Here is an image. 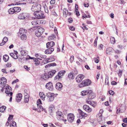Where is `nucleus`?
I'll return each mask as SVG.
<instances>
[{"mask_svg": "<svg viewBox=\"0 0 127 127\" xmlns=\"http://www.w3.org/2000/svg\"><path fill=\"white\" fill-rule=\"evenodd\" d=\"M56 116L58 119L59 120H61L64 122H66L67 120L64 118L62 113L61 111H58L56 112Z\"/></svg>", "mask_w": 127, "mask_h": 127, "instance_id": "20e7f679", "label": "nucleus"}, {"mask_svg": "<svg viewBox=\"0 0 127 127\" xmlns=\"http://www.w3.org/2000/svg\"><path fill=\"white\" fill-rule=\"evenodd\" d=\"M6 108V106H2L0 107V112H3Z\"/></svg>", "mask_w": 127, "mask_h": 127, "instance_id": "72a5a7b5", "label": "nucleus"}, {"mask_svg": "<svg viewBox=\"0 0 127 127\" xmlns=\"http://www.w3.org/2000/svg\"><path fill=\"white\" fill-rule=\"evenodd\" d=\"M29 16L28 14L26 13H22L19 14L18 17L20 19H24L27 17Z\"/></svg>", "mask_w": 127, "mask_h": 127, "instance_id": "f8f14e48", "label": "nucleus"}, {"mask_svg": "<svg viewBox=\"0 0 127 127\" xmlns=\"http://www.w3.org/2000/svg\"><path fill=\"white\" fill-rule=\"evenodd\" d=\"M19 80L18 79H16L15 80L13 81L12 82V84H13L15 83H16V82H18L19 81Z\"/></svg>", "mask_w": 127, "mask_h": 127, "instance_id": "0e129e2a", "label": "nucleus"}, {"mask_svg": "<svg viewBox=\"0 0 127 127\" xmlns=\"http://www.w3.org/2000/svg\"><path fill=\"white\" fill-rule=\"evenodd\" d=\"M123 121L124 123H127V118L124 119Z\"/></svg>", "mask_w": 127, "mask_h": 127, "instance_id": "69168bd1", "label": "nucleus"}, {"mask_svg": "<svg viewBox=\"0 0 127 127\" xmlns=\"http://www.w3.org/2000/svg\"><path fill=\"white\" fill-rule=\"evenodd\" d=\"M6 79L4 77H2L1 79H0V84H1L3 83L4 84H5L6 83Z\"/></svg>", "mask_w": 127, "mask_h": 127, "instance_id": "a878e982", "label": "nucleus"}, {"mask_svg": "<svg viewBox=\"0 0 127 127\" xmlns=\"http://www.w3.org/2000/svg\"><path fill=\"white\" fill-rule=\"evenodd\" d=\"M90 105L93 107H95L96 106V104L95 102L92 101Z\"/></svg>", "mask_w": 127, "mask_h": 127, "instance_id": "79ce46f5", "label": "nucleus"}, {"mask_svg": "<svg viewBox=\"0 0 127 127\" xmlns=\"http://www.w3.org/2000/svg\"><path fill=\"white\" fill-rule=\"evenodd\" d=\"M47 60L49 62L55 61V59L53 57H50L49 58H47Z\"/></svg>", "mask_w": 127, "mask_h": 127, "instance_id": "e433bc0d", "label": "nucleus"}, {"mask_svg": "<svg viewBox=\"0 0 127 127\" xmlns=\"http://www.w3.org/2000/svg\"><path fill=\"white\" fill-rule=\"evenodd\" d=\"M8 40V38L6 37H4L2 41L5 42V43Z\"/></svg>", "mask_w": 127, "mask_h": 127, "instance_id": "09e8293b", "label": "nucleus"}, {"mask_svg": "<svg viewBox=\"0 0 127 127\" xmlns=\"http://www.w3.org/2000/svg\"><path fill=\"white\" fill-rule=\"evenodd\" d=\"M24 68L27 70H29L30 69V67H28L27 66L25 65L24 66Z\"/></svg>", "mask_w": 127, "mask_h": 127, "instance_id": "6e6d98bb", "label": "nucleus"}, {"mask_svg": "<svg viewBox=\"0 0 127 127\" xmlns=\"http://www.w3.org/2000/svg\"><path fill=\"white\" fill-rule=\"evenodd\" d=\"M21 39L23 40H25L27 38V36L25 34H23L21 37Z\"/></svg>", "mask_w": 127, "mask_h": 127, "instance_id": "f704fd0d", "label": "nucleus"}, {"mask_svg": "<svg viewBox=\"0 0 127 127\" xmlns=\"http://www.w3.org/2000/svg\"><path fill=\"white\" fill-rule=\"evenodd\" d=\"M109 93L110 95H112L114 94V92L111 90H110L109 91Z\"/></svg>", "mask_w": 127, "mask_h": 127, "instance_id": "603ef678", "label": "nucleus"}, {"mask_svg": "<svg viewBox=\"0 0 127 127\" xmlns=\"http://www.w3.org/2000/svg\"><path fill=\"white\" fill-rule=\"evenodd\" d=\"M42 103L41 100L40 99H38L37 101V105H40Z\"/></svg>", "mask_w": 127, "mask_h": 127, "instance_id": "3c124183", "label": "nucleus"}, {"mask_svg": "<svg viewBox=\"0 0 127 127\" xmlns=\"http://www.w3.org/2000/svg\"><path fill=\"white\" fill-rule=\"evenodd\" d=\"M13 116V115H9L8 119V121H9V120L10 119H12Z\"/></svg>", "mask_w": 127, "mask_h": 127, "instance_id": "4d7b16f0", "label": "nucleus"}, {"mask_svg": "<svg viewBox=\"0 0 127 127\" xmlns=\"http://www.w3.org/2000/svg\"><path fill=\"white\" fill-rule=\"evenodd\" d=\"M28 95H26L24 97V101L25 102L28 103L29 101Z\"/></svg>", "mask_w": 127, "mask_h": 127, "instance_id": "473e14b6", "label": "nucleus"}, {"mask_svg": "<svg viewBox=\"0 0 127 127\" xmlns=\"http://www.w3.org/2000/svg\"><path fill=\"white\" fill-rule=\"evenodd\" d=\"M35 56L37 58V59L40 60H42V59H45L46 56L45 55H43L39 53L35 54Z\"/></svg>", "mask_w": 127, "mask_h": 127, "instance_id": "2eb2a0df", "label": "nucleus"}, {"mask_svg": "<svg viewBox=\"0 0 127 127\" xmlns=\"http://www.w3.org/2000/svg\"><path fill=\"white\" fill-rule=\"evenodd\" d=\"M10 55L13 58L15 59H16L18 58L17 55L16 54H14L13 53H11Z\"/></svg>", "mask_w": 127, "mask_h": 127, "instance_id": "c756f323", "label": "nucleus"}, {"mask_svg": "<svg viewBox=\"0 0 127 127\" xmlns=\"http://www.w3.org/2000/svg\"><path fill=\"white\" fill-rule=\"evenodd\" d=\"M6 66L7 67H10L11 66V64L10 63H7L6 64Z\"/></svg>", "mask_w": 127, "mask_h": 127, "instance_id": "5fc2aeb1", "label": "nucleus"}, {"mask_svg": "<svg viewBox=\"0 0 127 127\" xmlns=\"http://www.w3.org/2000/svg\"><path fill=\"white\" fill-rule=\"evenodd\" d=\"M78 111L80 114L83 117H86L87 115V114L83 112L80 109H78Z\"/></svg>", "mask_w": 127, "mask_h": 127, "instance_id": "412c9836", "label": "nucleus"}, {"mask_svg": "<svg viewBox=\"0 0 127 127\" xmlns=\"http://www.w3.org/2000/svg\"><path fill=\"white\" fill-rule=\"evenodd\" d=\"M9 57L7 55H5L3 56V59L4 61L5 62H7L9 59Z\"/></svg>", "mask_w": 127, "mask_h": 127, "instance_id": "2f4dec72", "label": "nucleus"}, {"mask_svg": "<svg viewBox=\"0 0 127 127\" xmlns=\"http://www.w3.org/2000/svg\"><path fill=\"white\" fill-rule=\"evenodd\" d=\"M122 71L120 69H119V72L118 73V75L119 77H121L122 76Z\"/></svg>", "mask_w": 127, "mask_h": 127, "instance_id": "37998d69", "label": "nucleus"}, {"mask_svg": "<svg viewBox=\"0 0 127 127\" xmlns=\"http://www.w3.org/2000/svg\"><path fill=\"white\" fill-rule=\"evenodd\" d=\"M74 60V57L73 56H71L70 58V62L71 63H72V62Z\"/></svg>", "mask_w": 127, "mask_h": 127, "instance_id": "8fccbe9b", "label": "nucleus"}, {"mask_svg": "<svg viewBox=\"0 0 127 127\" xmlns=\"http://www.w3.org/2000/svg\"><path fill=\"white\" fill-rule=\"evenodd\" d=\"M69 29L71 31H74L75 30V28L73 26H70L69 28Z\"/></svg>", "mask_w": 127, "mask_h": 127, "instance_id": "e2e57ef3", "label": "nucleus"}, {"mask_svg": "<svg viewBox=\"0 0 127 127\" xmlns=\"http://www.w3.org/2000/svg\"><path fill=\"white\" fill-rule=\"evenodd\" d=\"M111 84L113 85H115L117 83L116 81H113L111 82Z\"/></svg>", "mask_w": 127, "mask_h": 127, "instance_id": "052dcab7", "label": "nucleus"}, {"mask_svg": "<svg viewBox=\"0 0 127 127\" xmlns=\"http://www.w3.org/2000/svg\"><path fill=\"white\" fill-rule=\"evenodd\" d=\"M113 50L112 48L110 47L107 48L106 50V53L107 54H110L112 52Z\"/></svg>", "mask_w": 127, "mask_h": 127, "instance_id": "aec40b11", "label": "nucleus"}, {"mask_svg": "<svg viewBox=\"0 0 127 127\" xmlns=\"http://www.w3.org/2000/svg\"><path fill=\"white\" fill-rule=\"evenodd\" d=\"M124 84L125 85H127V79H125Z\"/></svg>", "mask_w": 127, "mask_h": 127, "instance_id": "774afa93", "label": "nucleus"}, {"mask_svg": "<svg viewBox=\"0 0 127 127\" xmlns=\"http://www.w3.org/2000/svg\"><path fill=\"white\" fill-rule=\"evenodd\" d=\"M22 97V94L21 93L18 94L16 96V100L18 102L20 101Z\"/></svg>", "mask_w": 127, "mask_h": 127, "instance_id": "f3484780", "label": "nucleus"}, {"mask_svg": "<svg viewBox=\"0 0 127 127\" xmlns=\"http://www.w3.org/2000/svg\"><path fill=\"white\" fill-rule=\"evenodd\" d=\"M55 45L54 42L52 41L48 42L46 43V47L47 48H50L53 47Z\"/></svg>", "mask_w": 127, "mask_h": 127, "instance_id": "a211bd4d", "label": "nucleus"}, {"mask_svg": "<svg viewBox=\"0 0 127 127\" xmlns=\"http://www.w3.org/2000/svg\"><path fill=\"white\" fill-rule=\"evenodd\" d=\"M68 22L70 23H71L73 21V20L72 18H69L68 20Z\"/></svg>", "mask_w": 127, "mask_h": 127, "instance_id": "680f3d73", "label": "nucleus"}, {"mask_svg": "<svg viewBox=\"0 0 127 127\" xmlns=\"http://www.w3.org/2000/svg\"><path fill=\"white\" fill-rule=\"evenodd\" d=\"M81 95L83 96L87 95L89 99H93L95 97V95L92 93V91L91 90L83 91L81 92Z\"/></svg>", "mask_w": 127, "mask_h": 127, "instance_id": "f257e3e1", "label": "nucleus"}, {"mask_svg": "<svg viewBox=\"0 0 127 127\" xmlns=\"http://www.w3.org/2000/svg\"><path fill=\"white\" fill-rule=\"evenodd\" d=\"M74 73H70L68 74V77L70 78L73 79L74 76Z\"/></svg>", "mask_w": 127, "mask_h": 127, "instance_id": "c9c22d12", "label": "nucleus"}, {"mask_svg": "<svg viewBox=\"0 0 127 127\" xmlns=\"http://www.w3.org/2000/svg\"><path fill=\"white\" fill-rule=\"evenodd\" d=\"M41 5L38 3H35L33 4L31 9L34 12L40 11L41 10Z\"/></svg>", "mask_w": 127, "mask_h": 127, "instance_id": "7ed1b4c3", "label": "nucleus"}, {"mask_svg": "<svg viewBox=\"0 0 127 127\" xmlns=\"http://www.w3.org/2000/svg\"><path fill=\"white\" fill-rule=\"evenodd\" d=\"M49 26L50 27L53 28L54 27V25L53 22L51 21H49Z\"/></svg>", "mask_w": 127, "mask_h": 127, "instance_id": "a18cd8bd", "label": "nucleus"}, {"mask_svg": "<svg viewBox=\"0 0 127 127\" xmlns=\"http://www.w3.org/2000/svg\"><path fill=\"white\" fill-rule=\"evenodd\" d=\"M9 95H10L9 96L10 97V99L9 100V101L10 102H11L12 99V96L13 95V93L12 92H11L10 93Z\"/></svg>", "mask_w": 127, "mask_h": 127, "instance_id": "49530a36", "label": "nucleus"}, {"mask_svg": "<svg viewBox=\"0 0 127 127\" xmlns=\"http://www.w3.org/2000/svg\"><path fill=\"white\" fill-rule=\"evenodd\" d=\"M83 108L84 110L89 113L91 112L92 110V109L88 105H84Z\"/></svg>", "mask_w": 127, "mask_h": 127, "instance_id": "dca6fc26", "label": "nucleus"}, {"mask_svg": "<svg viewBox=\"0 0 127 127\" xmlns=\"http://www.w3.org/2000/svg\"><path fill=\"white\" fill-rule=\"evenodd\" d=\"M39 95L43 100H45V95L43 93L40 92L39 93Z\"/></svg>", "mask_w": 127, "mask_h": 127, "instance_id": "cd10ccee", "label": "nucleus"}, {"mask_svg": "<svg viewBox=\"0 0 127 127\" xmlns=\"http://www.w3.org/2000/svg\"><path fill=\"white\" fill-rule=\"evenodd\" d=\"M34 14L36 17V18L38 19H42L45 17L43 12L41 11V10L40 11L34 12Z\"/></svg>", "mask_w": 127, "mask_h": 127, "instance_id": "0eeeda50", "label": "nucleus"}, {"mask_svg": "<svg viewBox=\"0 0 127 127\" xmlns=\"http://www.w3.org/2000/svg\"><path fill=\"white\" fill-rule=\"evenodd\" d=\"M48 62L47 60V59H45L44 60H43L42 62V63L43 64H45L48 63Z\"/></svg>", "mask_w": 127, "mask_h": 127, "instance_id": "de8ad7c7", "label": "nucleus"}, {"mask_svg": "<svg viewBox=\"0 0 127 127\" xmlns=\"http://www.w3.org/2000/svg\"><path fill=\"white\" fill-rule=\"evenodd\" d=\"M62 84L60 82L57 83L56 85V88L58 90H61L62 89Z\"/></svg>", "mask_w": 127, "mask_h": 127, "instance_id": "6ab92c4d", "label": "nucleus"}, {"mask_svg": "<svg viewBox=\"0 0 127 127\" xmlns=\"http://www.w3.org/2000/svg\"><path fill=\"white\" fill-rule=\"evenodd\" d=\"M124 107V110H120V109H119H119H118L117 111V112H116L117 113V114H118L120 112L123 113V112H124L125 111L126 109H125V107Z\"/></svg>", "mask_w": 127, "mask_h": 127, "instance_id": "4c0bfd02", "label": "nucleus"}, {"mask_svg": "<svg viewBox=\"0 0 127 127\" xmlns=\"http://www.w3.org/2000/svg\"><path fill=\"white\" fill-rule=\"evenodd\" d=\"M4 89L5 90V93L7 94V95L9 96L10 93L11 92H10L12 89L8 85H5L2 88L1 90V91L2 92Z\"/></svg>", "mask_w": 127, "mask_h": 127, "instance_id": "39448f33", "label": "nucleus"}, {"mask_svg": "<svg viewBox=\"0 0 127 127\" xmlns=\"http://www.w3.org/2000/svg\"><path fill=\"white\" fill-rule=\"evenodd\" d=\"M55 0H51L50 1V3L51 4H54L55 3Z\"/></svg>", "mask_w": 127, "mask_h": 127, "instance_id": "bf43d9fd", "label": "nucleus"}, {"mask_svg": "<svg viewBox=\"0 0 127 127\" xmlns=\"http://www.w3.org/2000/svg\"><path fill=\"white\" fill-rule=\"evenodd\" d=\"M49 66H56V64L55 63H52L49 64Z\"/></svg>", "mask_w": 127, "mask_h": 127, "instance_id": "864d4df0", "label": "nucleus"}, {"mask_svg": "<svg viewBox=\"0 0 127 127\" xmlns=\"http://www.w3.org/2000/svg\"><path fill=\"white\" fill-rule=\"evenodd\" d=\"M10 125H12V126H13L14 127H16V124L15 122L13 121L11 122Z\"/></svg>", "mask_w": 127, "mask_h": 127, "instance_id": "a19ab883", "label": "nucleus"}, {"mask_svg": "<svg viewBox=\"0 0 127 127\" xmlns=\"http://www.w3.org/2000/svg\"><path fill=\"white\" fill-rule=\"evenodd\" d=\"M91 83V81L89 80H84L79 85L80 87H82L86 86L89 85Z\"/></svg>", "mask_w": 127, "mask_h": 127, "instance_id": "1a4fd4ad", "label": "nucleus"}, {"mask_svg": "<svg viewBox=\"0 0 127 127\" xmlns=\"http://www.w3.org/2000/svg\"><path fill=\"white\" fill-rule=\"evenodd\" d=\"M38 107V108H39L41 109H43V108L41 104L37 105Z\"/></svg>", "mask_w": 127, "mask_h": 127, "instance_id": "13d9d810", "label": "nucleus"}, {"mask_svg": "<svg viewBox=\"0 0 127 127\" xmlns=\"http://www.w3.org/2000/svg\"><path fill=\"white\" fill-rule=\"evenodd\" d=\"M56 72V71L55 70H53L49 72L48 74L49 76V78L52 77Z\"/></svg>", "mask_w": 127, "mask_h": 127, "instance_id": "4be33fe9", "label": "nucleus"}, {"mask_svg": "<svg viewBox=\"0 0 127 127\" xmlns=\"http://www.w3.org/2000/svg\"><path fill=\"white\" fill-rule=\"evenodd\" d=\"M102 117H97V120L98 122H99V123L102 124V123H103L104 122V121L103 120H102Z\"/></svg>", "mask_w": 127, "mask_h": 127, "instance_id": "7c9ffc66", "label": "nucleus"}, {"mask_svg": "<svg viewBox=\"0 0 127 127\" xmlns=\"http://www.w3.org/2000/svg\"><path fill=\"white\" fill-rule=\"evenodd\" d=\"M84 77V76L82 74L79 75L76 77V80L77 82L79 83L81 81Z\"/></svg>", "mask_w": 127, "mask_h": 127, "instance_id": "4468645a", "label": "nucleus"}, {"mask_svg": "<svg viewBox=\"0 0 127 127\" xmlns=\"http://www.w3.org/2000/svg\"><path fill=\"white\" fill-rule=\"evenodd\" d=\"M46 88L48 90L52 91L53 88L52 83L51 82L47 83L45 86Z\"/></svg>", "mask_w": 127, "mask_h": 127, "instance_id": "ddd939ff", "label": "nucleus"}, {"mask_svg": "<svg viewBox=\"0 0 127 127\" xmlns=\"http://www.w3.org/2000/svg\"><path fill=\"white\" fill-rule=\"evenodd\" d=\"M110 39L111 42L112 43L114 44L115 43V39L114 37H111Z\"/></svg>", "mask_w": 127, "mask_h": 127, "instance_id": "ea45409f", "label": "nucleus"}, {"mask_svg": "<svg viewBox=\"0 0 127 127\" xmlns=\"http://www.w3.org/2000/svg\"><path fill=\"white\" fill-rule=\"evenodd\" d=\"M74 116L73 114L72 113L69 114L67 115V119L70 123H71L74 120Z\"/></svg>", "mask_w": 127, "mask_h": 127, "instance_id": "9b49d317", "label": "nucleus"}, {"mask_svg": "<svg viewBox=\"0 0 127 127\" xmlns=\"http://www.w3.org/2000/svg\"><path fill=\"white\" fill-rule=\"evenodd\" d=\"M103 47V45L102 44H101L99 46V49L101 50V49Z\"/></svg>", "mask_w": 127, "mask_h": 127, "instance_id": "338daca9", "label": "nucleus"}, {"mask_svg": "<svg viewBox=\"0 0 127 127\" xmlns=\"http://www.w3.org/2000/svg\"><path fill=\"white\" fill-rule=\"evenodd\" d=\"M63 15L65 17H66L68 14V11L67 9L65 8H64L63 9Z\"/></svg>", "mask_w": 127, "mask_h": 127, "instance_id": "bb28decb", "label": "nucleus"}, {"mask_svg": "<svg viewBox=\"0 0 127 127\" xmlns=\"http://www.w3.org/2000/svg\"><path fill=\"white\" fill-rule=\"evenodd\" d=\"M57 95V94H55L50 92H48L46 94V96L48 97V100L50 101H53L54 97Z\"/></svg>", "mask_w": 127, "mask_h": 127, "instance_id": "6e6552de", "label": "nucleus"}, {"mask_svg": "<svg viewBox=\"0 0 127 127\" xmlns=\"http://www.w3.org/2000/svg\"><path fill=\"white\" fill-rule=\"evenodd\" d=\"M21 10V8L18 7H15L10 8L8 10V12L10 14H12L14 13H16L19 12Z\"/></svg>", "mask_w": 127, "mask_h": 127, "instance_id": "f03ea898", "label": "nucleus"}, {"mask_svg": "<svg viewBox=\"0 0 127 127\" xmlns=\"http://www.w3.org/2000/svg\"><path fill=\"white\" fill-rule=\"evenodd\" d=\"M27 30L25 29L22 28H21L19 29V32L18 33V35L20 34V35L23 34V33L26 32Z\"/></svg>", "mask_w": 127, "mask_h": 127, "instance_id": "393cba45", "label": "nucleus"}, {"mask_svg": "<svg viewBox=\"0 0 127 127\" xmlns=\"http://www.w3.org/2000/svg\"><path fill=\"white\" fill-rule=\"evenodd\" d=\"M44 31V28H39L35 31V35L38 37L40 36Z\"/></svg>", "mask_w": 127, "mask_h": 127, "instance_id": "9d476101", "label": "nucleus"}, {"mask_svg": "<svg viewBox=\"0 0 127 127\" xmlns=\"http://www.w3.org/2000/svg\"><path fill=\"white\" fill-rule=\"evenodd\" d=\"M31 59H33V60L35 62V64L36 65H38L40 64V62L39 60H38L37 59L34 58L33 57L31 58Z\"/></svg>", "mask_w": 127, "mask_h": 127, "instance_id": "b1692460", "label": "nucleus"}, {"mask_svg": "<svg viewBox=\"0 0 127 127\" xmlns=\"http://www.w3.org/2000/svg\"><path fill=\"white\" fill-rule=\"evenodd\" d=\"M65 71L64 70H62L59 71L57 75H56L54 78L55 80H59L62 78L63 76L64 75Z\"/></svg>", "mask_w": 127, "mask_h": 127, "instance_id": "423d86ee", "label": "nucleus"}, {"mask_svg": "<svg viewBox=\"0 0 127 127\" xmlns=\"http://www.w3.org/2000/svg\"><path fill=\"white\" fill-rule=\"evenodd\" d=\"M20 53L22 56L26 55V52L25 50H21L20 51Z\"/></svg>", "mask_w": 127, "mask_h": 127, "instance_id": "c03bdc74", "label": "nucleus"}, {"mask_svg": "<svg viewBox=\"0 0 127 127\" xmlns=\"http://www.w3.org/2000/svg\"><path fill=\"white\" fill-rule=\"evenodd\" d=\"M42 21H41L39 20L33 21L31 22V23L32 25L34 26L36 25L39 24V23H41V22Z\"/></svg>", "mask_w": 127, "mask_h": 127, "instance_id": "5701e85b", "label": "nucleus"}, {"mask_svg": "<svg viewBox=\"0 0 127 127\" xmlns=\"http://www.w3.org/2000/svg\"><path fill=\"white\" fill-rule=\"evenodd\" d=\"M42 78L44 80H46L47 79L49 78V76L48 73H45L42 76Z\"/></svg>", "mask_w": 127, "mask_h": 127, "instance_id": "c85d7f7f", "label": "nucleus"}, {"mask_svg": "<svg viewBox=\"0 0 127 127\" xmlns=\"http://www.w3.org/2000/svg\"><path fill=\"white\" fill-rule=\"evenodd\" d=\"M45 51V53L46 54H50L52 53L51 52V50L50 48H48Z\"/></svg>", "mask_w": 127, "mask_h": 127, "instance_id": "58836bf2", "label": "nucleus"}]
</instances>
